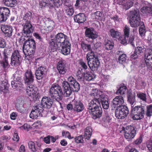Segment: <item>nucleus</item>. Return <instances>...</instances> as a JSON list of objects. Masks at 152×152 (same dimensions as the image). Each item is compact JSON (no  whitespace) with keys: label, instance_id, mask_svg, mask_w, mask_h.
I'll list each match as a JSON object with an SVG mask.
<instances>
[{"label":"nucleus","instance_id":"29","mask_svg":"<svg viewBox=\"0 0 152 152\" xmlns=\"http://www.w3.org/2000/svg\"><path fill=\"white\" fill-rule=\"evenodd\" d=\"M74 18L75 21L79 23H83L86 20L85 14L82 13H80L75 15Z\"/></svg>","mask_w":152,"mask_h":152},{"label":"nucleus","instance_id":"15","mask_svg":"<svg viewBox=\"0 0 152 152\" xmlns=\"http://www.w3.org/2000/svg\"><path fill=\"white\" fill-rule=\"evenodd\" d=\"M24 80L26 85L33 84L34 80V76L30 70H27L25 72Z\"/></svg>","mask_w":152,"mask_h":152},{"label":"nucleus","instance_id":"36","mask_svg":"<svg viewBox=\"0 0 152 152\" xmlns=\"http://www.w3.org/2000/svg\"><path fill=\"white\" fill-rule=\"evenodd\" d=\"M32 15V13L30 11L25 14L23 18V22L25 23H31Z\"/></svg>","mask_w":152,"mask_h":152},{"label":"nucleus","instance_id":"40","mask_svg":"<svg viewBox=\"0 0 152 152\" xmlns=\"http://www.w3.org/2000/svg\"><path fill=\"white\" fill-rule=\"evenodd\" d=\"M65 10L66 14L69 16H71L73 14L74 12V8L72 6L66 7Z\"/></svg>","mask_w":152,"mask_h":152},{"label":"nucleus","instance_id":"45","mask_svg":"<svg viewBox=\"0 0 152 152\" xmlns=\"http://www.w3.org/2000/svg\"><path fill=\"white\" fill-rule=\"evenodd\" d=\"M9 64L8 60L2 59L0 62V66L4 69H7Z\"/></svg>","mask_w":152,"mask_h":152},{"label":"nucleus","instance_id":"60","mask_svg":"<svg viewBox=\"0 0 152 152\" xmlns=\"http://www.w3.org/2000/svg\"><path fill=\"white\" fill-rule=\"evenodd\" d=\"M20 138L17 133H14L13 134V140L14 141L18 142Z\"/></svg>","mask_w":152,"mask_h":152},{"label":"nucleus","instance_id":"33","mask_svg":"<svg viewBox=\"0 0 152 152\" xmlns=\"http://www.w3.org/2000/svg\"><path fill=\"white\" fill-rule=\"evenodd\" d=\"M9 84L8 83L7 80L2 81L0 85L1 91L4 93L8 92L9 91Z\"/></svg>","mask_w":152,"mask_h":152},{"label":"nucleus","instance_id":"17","mask_svg":"<svg viewBox=\"0 0 152 152\" xmlns=\"http://www.w3.org/2000/svg\"><path fill=\"white\" fill-rule=\"evenodd\" d=\"M71 44L69 41H66L65 43L61 45L60 48L62 53L64 55L70 54L71 50Z\"/></svg>","mask_w":152,"mask_h":152},{"label":"nucleus","instance_id":"37","mask_svg":"<svg viewBox=\"0 0 152 152\" xmlns=\"http://www.w3.org/2000/svg\"><path fill=\"white\" fill-rule=\"evenodd\" d=\"M5 5L10 7H15L17 4V0H3Z\"/></svg>","mask_w":152,"mask_h":152},{"label":"nucleus","instance_id":"56","mask_svg":"<svg viewBox=\"0 0 152 152\" xmlns=\"http://www.w3.org/2000/svg\"><path fill=\"white\" fill-rule=\"evenodd\" d=\"M62 3H63L64 5L66 7H68L71 6V2L69 0H61Z\"/></svg>","mask_w":152,"mask_h":152},{"label":"nucleus","instance_id":"54","mask_svg":"<svg viewBox=\"0 0 152 152\" xmlns=\"http://www.w3.org/2000/svg\"><path fill=\"white\" fill-rule=\"evenodd\" d=\"M82 69L80 70L79 69L77 71V77L78 79H82L83 77V73L82 74Z\"/></svg>","mask_w":152,"mask_h":152},{"label":"nucleus","instance_id":"31","mask_svg":"<svg viewBox=\"0 0 152 152\" xmlns=\"http://www.w3.org/2000/svg\"><path fill=\"white\" fill-rule=\"evenodd\" d=\"M93 132L92 128L90 126H88L85 130L84 134L83 136L85 140H89L92 135Z\"/></svg>","mask_w":152,"mask_h":152},{"label":"nucleus","instance_id":"24","mask_svg":"<svg viewBox=\"0 0 152 152\" xmlns=\"http://www.w3.org/2000/svg\"><path fill=\"white\" fill-rule=\"evenodd\" d=\"M28 148L31 151L36 152L40 150L41 145L38 142H36V143L32 141H29L28 142Z\"/></svg>","mask_w":152,"mask_h":152},{"label":"nucleus","instance_id":"61","mask_svg":"<svg viewBox=\"0 0 152 152\" xmlns=\"http://www.w3.org/2000/svg\"><path fill=\"white\" fill-rule=\"evenodd\" d=\"M18 116V113L15 112H12L10 114V118L12 120H15Z\"/></svg>","mask_w":152,"mask_h":152},{"label":"nucleus","instance_id":"19","mask_svg":"<svg viewBox=\"0 0 152 152\" xmlns=\"http://www.w3.org/2000/svg\"><path fill=\"white\" fill-rule=\"evenodd\" d=\"M56 68L60 74L64 75L67 71L66 64L64 61L60 60L57 64Z\"/></svg>","mask_w":152,"mask_h":152},{"label":"nucleus","instance_id":"1","mask_svg":"<svg viewBox=\"0 0 152 152\" xmlns=\"http://www.w3.org/2000/svg\"><path fill=\"white\" fill-rule=\"evenodd\" d=\"M19 42L23 43V51L25 55L30 56L33 55L36 50V43L34 39L28 36H22L19 39Z\"/></svg>","mask_w":152,"mask_h":152},{"label":"nucleus","instance_id":"63","mask_svg":"<svg viewBox=\"0 0 152 152\" xmlns=\"http://www.w3.org/2000/svg\"><path fill=\"white\" fill-rule=\"evenodd\" d=\"M43 140L44 142L47 144H50V136L48 135L44 138Z\"/></svg>","mask_w":152,"mask_h":152},{"label":"nucleus","instance_id":"12","mask_svg":"<svg viewBox=\"0 0 152 152\" xmlns=\"http://www.w3.org/2000/svg\"><path fill=\"white\" fill-rule=\"evenodd\" d=\"M53 103V99L50 97L44 96L42 98L41 101V105L45 108L50 109L52 107Z\"/></svg>","mask_w":152,"mask_h":152},{"label":"nucleus","instance_id":"42","mask_svg":"<svg viewBox=\"0 0 152 152\" xmlns=\"http://www.w3.org/2000/svg\"><path fill=\"white\" fill-rule=\"evenodd\" d=\"M81 45L82 48L85 52H88L92 50L91 45L90 44H86L82 42L81 43Z\"/></svg>","mask_w":152,"mask_h":152},{"label":"nucleus","instance_id":"18","mask_svg":"<svg viewBox=\"0 0 152 152\" xmlns=\"http://www.w3.org/2000/svg\"><path fill=\"white\" fill-rule=\"evenodd\" d=\"M74 102L73 109L74 111L78 112H80L82 111L84 109V106L82 102L80 101H76L74 100L73 101Z\"/></svg>","mask_w":152,"mask_h":152},{"label":"nucleus","instance_id":"25","mask_svg":"<svg viewBox=\"0 0 152 152\" xmlns=\"http://www.w3.org/2000/svg\"><path fill=\"white\" fill-rule=\"evenodd\" d=\"M144 56L147 68L152 69V50L151 52L145 54Z\"/></svg>","mask_w":152,"mask_h":152},{"label":"nucleus","instance_id":"50","mask_svg":"<svg viewBox=\"0 0 152 152\" xmlns=\"http://www.w3.org/2000/svg\"><path fill=\"white\" fill-rule=\"evenodd\" d=\"M53 4L55 7L58 8L61 5V0H52Z\"/></svg>","mask_w":152,"mask_h":152},{"label":"nucleus","instance_id":"55","mask_svg":"<svg viewBox=\"0 0 152 152\" xmlns=\"http://www.w3.org/2000/svg\"><path fill=\"white\" fill-rule=\"evenodd\" d=\"M128 40V43L131 44L133 47H135L134 44L133 42L134 40V37L133 36L130 37H129Z\"/></svg>","mask_w":152,"mask_h":152},{"label":"nucleus","instance_id":"3","mask_svg":"<svg viewBox=\"0 0 152 152\" xmlns=\"http://www.w3.org/2000/svg\"><path fill=\"white\" fill-rule=\"evenodd\" d=\"M68 80V82L64 81L62 83L64 89V94L66 97L69 96L72 91L78 92L80 88L79 83L72 76L69 77Z\"/></svg>","mask_w":152,"mask_h":152},{"label":"nucleus","instance_id":"7","mask_svg":"<svg viewBox=\"0 0 152 152\" xmlns=\"http://www.w3.org/2000/svg\"><path fill=\"white\" fill-rule=\"evenodd\" d=\"M129 113L128 107L123 105L118 107L115 110V115L116 117L119 119H123L125 118Z\"/></svg>","mask_w":152,"mask_h":152},{"label":"nucleus","instance_id":"46","mask_svg":"<svg viewBox=\"0 0 152 152\" xmlns=\"http://www.w3.org/2000/svg\"><path fill=\"white\" fill-rule=\"evenodd\" d=\"M128 101L131 104L133 105L135 102V95L131 93H129L127 95Z\"/></svg>","mask_w":152,"mask_h":152},{"label":"nucleus","instance_id":"16","mask_svg":"<svg viewBox=\"0 0 152 152\" xmlns=\"http://www.w3.org/2000/svg\"><path fill=\"white\" fill-rule=\"evenodd\" d=\"M67 37L62 33H58L55 36V41L60 46L65 43L66 41H68L67 39Z\"/></svg>","mask_w":152,"mask_h":152},{"label":"nucleus","instance_id":"14","mask_svg":"<svg viewBox=\"0 0 152 152\" xmlns=\"http://www.w3.org/2000/svg\"><path fill=\"white\" fill-rule=\"evenodd\" d=\"M124 97L122 95L116 96L112 102V106L114 108H118L119 107L124 103Z\"/></svg>","mask_w":152,"mask_h":152},{"label":"nucleus","instance_id":"47","mask_svg":"<svg viewBox=\"0 0 152 152\" xmlns=\"http://www.w3.org/2000/svg\"><path fill=\"white\" fill-rule=\"evenodd\" d=\"M145 115L149 117L152 115V104H150L146 107V111Z\"/></svg>","mask_w":152,"mask_h":152},{"label":"nucleus","instance_id":"13","mask_svg":"<svg viewBox=\"0 0 152 152\" xmlns=\"http://www.w3.org/2000/svg\"><path fill=\"white\" fill-rule=\"evenodd\" d=\"M10 13V11L8 8L4 7L0 8V23L5 22Z\"/></svg>","mask_w":152,"mask_h":152},{"label":"nucleus","instance_id":"23","mask_svg":"<svg viewBox=\"0 0 152 152\" xmlns=\"http://www.w3.org/2000/svg\"><path fill=\"white\" fill-rule=\"evenodd\" d=\"M88 64L92 71L97 70L100 65V62L98 58H96L94 59L87 63Z\"/></svg>","mask_w":152,"mask_h":152},{"label":"nucleus","instance_id":"21","mask_svg":"<svg viewBox=\"0 0 152 152\" xmlns=\"http://www.w3.org/2000/svg\"><path fill=\"white\" fill-rule=\"evenodd\" d=\"M46 72V67L41 66L38 67L35 72L36 78L38 80L42 79Z\"/></svg>","mask_w":152,"mask_h":152},{"label":"nucleus","instance_id":"52","mask_svg":"<svg viewBox=\"0 0 152 152\" xmlns=\"http://www.w3.org/2000/svg\"><path fill=\"white\" fill-rule=\"evenodd\" d=\"M102 13L100 11H97L94 13L95 18L99 19L101 18Z\"/></svg>","mask_w":152,"mask_h":152},{"label":"nucleus","instance_id":"6","mask_svg":"<svg viewBox=\"0 0 152 152\" xmlns=\"http://www.w3.org/2000/svg\"><path fill=\"white\" fill-rule=\"evenodd\" d=\"M131 117L133 120H138L142 118V106H137L131 108L130 114Z\"/></svg>","mask_w":152,"mask_h":152},{"label":"nucleus","instance_id":"53","mask_svg":"<svg viewBox=\"0 0 152 152\" xmlns=\"http://www.w3.org/2000/svg\"><path fill=\"white\" fill-rule=\"evenodd\" d=\"M18 82V83L16 86V89L17 90H19V91L22 90L24 88L23 84L20 81Z\"/></svg>","mask_w":152,"mask_h":152},{"label":"nucleus","instance_id":"10","mask_svg":"<svg viewBox=\"0 0 152 152\" xmlns=\"http://www.w3.org/2000/svg\"><path fill=\"white\" fill-rule=\"evenodd\" d=\"M1 29L6 37H10L12 35L13 29L12 27L8 25L1 24Z\"/></svg>","mask_w":152,"mask_h":152},{"label":"nucleus","instance_id":"43","mask_svg":"<svg viewBox=\"0 0 152 152\" xmlns=\"http://www.w3.org/2000/svg\"><path fill=\"white\" fill-rule=\"evenodd\" d=\"M114 43L110 40L105 41V49L107 50H112L114 47Z\"/></svg>","mask_w":152,"mask_h":152},{"label":"nucleus","instance_id":"5","mask_svg":"<svg viewBox=\"0 0 152 152\" xmlns=\"http://www.w3.org/2000/svg\"><path fill=\"white\" fill-rule=\"evenodd\" d=\"M129 17V22L132 27L136 28L140 25V18L138 11L136 10L131 11Z\"/></svg>","mask_w":152,"mask_h":152},{"label":"nucleus","instance_id":"35","mask_svg":"<svg viewBox=\"0 0 152 152\" xmlns=\"http://www.w3.org/2000/svg\"><path fill=\"white\" fill-rule=\"evenodd\" d=\"M95 78V75L91 72H86L83 73V78L88 81L93 80Z\"/></svg>","mask_w":152,"mask_h":152},{"label":"nucleus","instance_id":"38","mask_svg":"<svg viewBox=\"0 0 152 152\" xmlns=\"http://www.w3.org/2000/svg\"><path fill=\"white\" fill-rule=\"evenodd\" d=\"M127 89V87L124 84H122L119 88L116 91V94H124L126 92Z\"/></svg>","mask_w":152,"mask_h":152},{"label":"nucleus","instance_id":"20","mask_svg":"<svg viewBox=\"0 0 152 152\" xmlns=\"http://www.w3.org/2000/svg\"><path fill=\"white\" fill-rule=\"evenodd\" d=\"M85 34L86 37L93 40L97 38L98 37V35L96 34L93 28H87L86 30Z\"/></svg>","mask_w":152,"mask_h":152},{"label":"nucleus","instance_id":"2","mask_svg":"<svg viewBox=\"0 0 152 152\" xmlns=\"http://www.w3.org/2000/svg\"><path fill=\"white\" fill-rule=\"evenodd\" d=\"M87 109L93 119H96L102 116V110L99 99L94 98L88 103Z\"/></svg>","mask_w":152,"mask_h":152},{"label":"nucleus","instance_id":"48","mask_svg":"<svg viewBox=\"0 0 152 152\" xmlns=\"http://www.w3.org/2000/svg\"><path fill=\"white\" fill-rule=\"evenodd\" d=\"M124 37L127 39L129 37L130 28L127 26L125 25L124 30Z\"/></svg>","mask_w":152,"mask_h":152},{"label":"nucleus","instance_id":"34","mask_svg":"<svg viewBox=\"0 0 152 152\" xmlns=\"http://www.w3.org/2000/svg\"><path fill=\"white\" fill-rule=\"evenodd\" d=\"M117 53V54L119 55L118 58L119 63L121 64H123L126 62V55L123 53V52L121 51H118Z\"/></svg>","mask_w":152,"mask_h":152},{"label":"nucleus","instance_id":"32","mask_svg":"<svg viewBox=\"0 0 152 152\" xmlns=\"http://www.w3.org/2000/svg\"><path fill=\"white\" fill-rule=\"evenodd\" d=\"M55 26V23L54 21L50 19L46 22L45 24V28L47 32L51 31Z\"/></svg>","mask_w":152,"mask_h":152},{"label":"nucleus","instance_id":"11","mask_svg":"<svg viewBox=\"0 0 152 152\" xmlns=\"http://www.w3.org/2000/svg\"><path fill=\"white\" fill-rule=\"evenodd\" d=\"M136 134L134 128L132 126L127 127L125 130L124 137L128 141L133 138Z\"/></svg>","mask_w":152,"mask_h":152},{"label":"nucleus","instance_id":"26","mask_svg":"<svg viewBox=\"0 0 152 152\" xmlns=\"http://www.w3.org/2000/svg\"><path fill=\"white\" fill-rule=\"evenodd\" d=\"M99 102L101 103L102 105L103 109H107L109 107L108 99L104 94H102L99 95Z\"/></svg>","mask_w":152,"mask_h":152},{"label":"nucleus","instance_id":"9","mask_svg":"<svg viewBox=\"0 0 152 152\" xmlns=\"http://www.w3.org/2000/svg\"><path fill=\"white\" fill-rule=\"evenodd\" d=\"M26 91L27 94L29 96L33 98H36L38 94V89L33 84L26 85Z\"/></svg>","mask_w":152,"mask_h":152},{"label":"nucleus","instance_id":"28","mask_svg":"<svg viewBox=\"0 0 152 152\" xmlns=\"http://www.w3.org/2000/svg\"><path fill=\"white\" fill-rule=\"evenodd\" d=\"M33 30L34 29L31 23H25V25H23V31L24 34H26L25 36H28V34L32 33ZM23 36H24L23 34Z\"/></svg>","mask_w":152,"mask_h":152},{"label":"nucleus","instance_id":"4","mask_svg":"<svg viewBox=\"0 0 152 152\" xmlns=\"http://www.w3.org/2000/svg\"><path fill=\"white\" fill-rule=\"evenodd\" d=\"M63 94L61 86L58 84L52 85L49 91L50 96L58 101L61 100Z\"/></svg>","mask_w":152,"mask_h":152},{"label":"nucleus","instance_id":"41","mask_svg":"<svg viewBox=\"0 0 152 152\" xmlns=\"http://www.w3.org/2000/svg\"><path fill=\"white\" fill-rule=\"evenodd\" d=\"M78 64L80 66L79 69H80V70L82 69V71L83 70H86L88 68L86 63L82 59H80L78 60Z\"/></svg>","mask_w":152,"mask_h":152},{"label":"nucleus","instance_id":"39","mask_svg":"<svg viewBox=\"0 0 152 152\" xmlns=\"http://www.w3.org/2000/svg\"><path fill=\"white\" fill-rule=\"evenodd\" d=\"M109 34L113 38H117L119 37L121 35V33L119 31H115L114 28L111 29Z\"/></svg>","mask_w":152,"mask_h":152},{"label":"nucleus","instance_id":"22","mask_svg":"<svg viewBox=\"0 0 152 152\" xmlns=\"http://www.w3.org/2000/svg\"><path fill=\"white\" fill-rule=\"evenodd\" d=\"M40 104H38L34 107L30 114V117L32 118H35L36 116L39 115L43 110L42 107H40Z\"/></svg>","mask_w":152,"mask_h":152},{"label":"nucleus","instance_id":"64","mask_svg":"<svg viewBox=\"0 0 152 152\" xmlns=\"http://www.w3.org/2000/svg\"><path fill=\"white\" fill-rule=\"evenodd\" d=\"M147 147L149 150V152H152V142H149L147 144Z\"/></svg>","mask_w":152,"mask_h":152},{"label":"nucleus","instance_id":"30","mask_svg":"<svg viewBox=\"0 0 152 152\" xmlns=\"http://www.w3.org/2000/svg\"><path fill=\"white\" fill-rule=\"evenodd\" d=\"M49 48L52 52H54L56 51L58 48H60V46L58 45L55 39H51L50 40L49 42Z\"/></svg>","mask_w":152,"mask_h":152},{"label":"nucleus","instance_id":"27","mask_svg":"<svg viewBox=\"0 0 152 152\" xmlns=\"http://www.w3.org/2000/svg\"><path fill=\"white\" fill-rule=\"evenodd\" d=\"M126 0H117V2L119 4L122 5L124 9L127 10L133 6V3L130 0L126 2Z\"/></svg>","mask_w":152,"mask_h":152},{"label":"nucleus","instance_id":"8","mask_svg":"<svg viewBox=\"0 0 152 152\" xmlns=\"http://www.w3.org/2000/svg\"><path fill=\"white\" fill-rule=\"evenodd\" d=\"M22 62L21 56L18 50H15L12 52L11 58V65L15 67L20 65Z\"/></svg>","mask_w":152,"mask_h":152},{"label":"nucleus","instance_id":"57","mask_svg":"<svg viewBox=\"0 0 152 152\" xmlns=\"http://www.w3.org/2000/svg\"><path fill=\"white\" fill-rule=\"evenodd\" d=\"M10 137L9 136L4 135L2 136L1 139L4 142L8 141L10 139Z\"/></svg>","mask_w":152,"mask_h":152},{"label":"nucleus","instance_id":"44","mask_svg":"<svg viewBox=\"0 0 152 152\" xmlns=\"http://www.w3.org/2000/svg\"><path fill=\"white\" fill-rule=\"evenodd\" d=\"M20 102L19 100L17 99V103L16 104V108L18 111L20 113H23L24 112V110L23 109V105L22 103L20 104L18 103Z\"/></svg>","mask_w":152,"mask_h":152},{"label":"nucleus","instance_id":"51","mask_svg":"<svg viewBox=\"0 0 152 152\" xmlns=\"http://www.w3.org/2000/svg\"><path fill=\"white\" fill-rule=\"evenodd\" d=\"M6 45V42L4 39L0 37V48H4Z\"/></svg>","mask_w":152,"mask_h":152},{"label":"nucleus","instance_id":"58","mask_svg":"<svg viewBox=\"0 0 152 152\" xmlns=\"http://www.w3.org/2000/svg\"><path fill=\"white\" fill-rule=\"evenodd\" d=\"M8 49H5L3 52V56L4 57L3 59L8 60Z\"/></svg>","mask_w":152,"mask_h":152},{"label":"nucleus","instance_id":"62","mask_svg":"<svg viewBox=\"0 0 152 152\" xmlns=\"http://www.w3.org/2000/svg\"><path fill=\"white\" fill-rule=\"evenodd\" d=\"M142 47H137L135 48V53H137L138 55L140 54L142 52Z\"/></svg>","mask_w":152,"mask_h":152},{"label":"nucleus","instance_id":"59","mask_svg":"<svg viewBox=\"0 0 152 152\" xmlns=\"http://www.w3.org/2000/svg\"><path fill=\"white\" fill-rule=\"evenodd\" d=\"M98 58V57L92 56H91L90 55L88 56V54H87V56H86V58H87V63L88 62H89L90 61H92L94 60V59L95 58Z\"/></svg>","mask_w":152,"mask_h":152},{"label":"nucleus","instance_id":"49","mask_svg":"<svg viewBox=\"0 0 152 152\" xmlns=\"http://www.w3.org/2000/svg\"><path fill=\"white\" fill-rule=\"evenodd\" d=\"M84 137L83 135H80L79 136L76 137L74 138L75 142L77 143H83L84 142L83 140Z\"/></svg>","mask_w":152,"mask_h":152}]
</instances>
